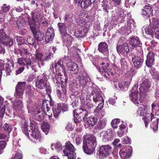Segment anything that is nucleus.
Listing matches in <instances>:
<instances>
[{
    "instance_id": "nucleus-49",
    "label": "nucleus",
    "mask_w": 159,
    "mask_h": 159,
    "mask_svg": "<svg viewBox=\"0 0 159 159\" xmlns=\"http://www.w3.org/2000/svg\"><path fill=\"white\" fill-rule=\"evenodd\" d=\"M6 40L5 42V45L7 46H11L13 45L14 39L13 38L9 37L6 38Z\"/></svg>"
},
{
    "instance_id": "nucleus-59",
    "label": "nucleus",
    "mask_w": 159,
    "mask_h": 159,
    "mask_svg": "<svg viewBox=\"0 0 159 159\" xmlns=\"http://www.w3.org/2000/svg\"><path fill=\"white\" fill-rule=\"evenodd\" d=\"M1 9L3 12L6 13L9 11L10 9V7L9 6H7V5L5 4L2 7Z\"/></svg>"
},
{
    "instance_id": "nucleus-26",
    "label": "nucleus",
    "mask_w": 159,
    "mask_h": 159,
    "mask_svg": "<svg viewBox=\"0 0 159 159\" xmlns=\"http://www.w3.org/2000/svg\"><path fill=\"white\" fill-rule=\"evenodd\" d=\"M63 42L65 44L66 47H70L71 44L73 40V38L67 33L61 35Z\"/></svg>"
},
{
    "instance_id": "nucleus-10",
    "label": "nucleus",
    "mask_w": 159,
    "mask_h": 159,
    "mask_svg": "<svg viewBox=\"0 0 159 159\" xmlns=\"http://www.w3.org/2000/svg\"><path fill=\"white\" fill-rule=\"evenodd\" d=\"M111 148V146L109 145L101 146L99 148V153L98 154V158L103 159L106 158L109 155Z\"/></svg>"
},
{
    "instance_id": "nucleus-31",
    "label": "nucleus",
    "mask_w": 159,
    "mask_h": 159,
    "mask_svg": "<svg viewBox=\"0 0 159 159\" xmlns=\"http://www.w3.org/2000/svg\"><path fill=\"white\" fill-rule=\"evenodd\" d=\"M129 43L133 48L138 46L141 47L142 45L137 37H131L129 41Z\"/></svg>"
},
{
    "instance_id": "nucleus-2",
    "label": "nucleus",
    "mask_w": 159,
    "mask_h": 159,
    "mask_svg": "<svg viewBox=\"0 0 159 159\" xmlns=\"http://www.w3.org/2000/svg\"><path fill=\"white\" fill-rule=\"evenodd\" d=\"M96 145V139L93 135H86L84 137L83 149L86 153H93Z\"/></svg>"
},
{
    "instance_id": "nucleus-51",
    "label": "nucleus",
    "mask_w": 159,
    "mask_h": 159,
    "mask_svg": "<svg viewBox=\"0 0 159 159\" xmlns=\"http://www.w3.org/2000/svg\"><path fill=\"white\" fill-rule=\"evenodd\" d=\"M158 121L159 119L157 118L156 121H153L152 122L151 126L153 130H156L157 129Z\"/></svg>"
},
{
    "instance_id": "nucleus-9",
    "label": "nucleus",
    "mask_w": 159,
    "mask_h": 159,
    "mask_svg": "<svg viewBox=\"0 0 159 159\" xmlns=\"http://www.w3.org/2000/svg\"><path fill=\"white\" fill-rule=\"evenodd\" d=\"M69 59L68 56H65L61 59L59 60L55 63V68L56 71L62 72L66 75V71L64 66L63 64L67 62V61Z\"/></svg>"
},
{
    "instance_id": "nucleus-57",
    "label": "nucleus",
    "mask_w": 159,
    "mask_h": 159,
    "mask_svg": "<svg viewBox=\"0 0 159 159\" xmlns=\"http://www.w3.org/2000/svg\"><path fill=\"white\" fill-rule=\"evenodd\" d=\"M27 41L28 44L30 45H34L35 40L32 37L30 36H28L27 37Z\"/></svg>"
},
{
    "instance_id": "nucleus-46",
    "label": "nucleus",
    "mask_w": 159,
    "mask_h": 159,
    "mask_svg": "<svg viewBox=\"0 0 159 159\" xmlns=\"http://www.w3.org/2000/svg\"><path fill=\"white\" fill-rule=\"evenodd\" d=\"M147 111L145 107H141L139 108L137 111V114L139 116H144L146 115Z\"/></svg>"
},
{
    "instance_id": "nucleus-35",
    "label": "nucleus",
    "mask_w": 159,
    "mask_h": 159,
    "mask_svg": "<svg viewBox=\"0 0 159 159\" xmlns=\"http://www.w3.org/2000/svg\"><path fill=\"white\" fill-rule=\"evenodd\" d=\"M58 29L61 35L67 33V27L64 23L59 22L57 24Z\"/></svg>"
},
{
    "instance_id": "nucleus-60",
    "label": "nucleus",
    "mask_w": 159,
    "mask_h": 159,
    "mask_svg": "<svg viewBox=\"0 0 159 159\" xmlns=\"http://www.w3.org/2000/svg\"><path fill=\"white\" fill-rule=\"evenodd\" d=\"M103 103L102 102L99 103L98 105L96 107V108L94 109V112H98L99 111L101 110L103 106Z\"/></svg>"
},
{
    "instance_id": "nucleus-6",
    "label": "nucleus",
    "mask_w": 159,
    "mask_h": 159,
    "mask_svg": "<svg viewBox=\"0 0 159 159\" xmlns=\"http://www.w3.org/2000/svg\"><path fill=\"white\" fill-rule=\"evenodd\" d=\"M79 83L83 89H87V92L88 93H92L93 88L91 87L90 79L89 77L80 76L79 80Z\"/></svg>"
},
{
    "instance_id": "nucleus-18",
    "label": "nucleus",
    "mask_w": 159,
    "mask_h": 159,
    "mask_svg": "<svg viewBox=\"0 0 159 159\" xmlns=\"http://www.w3.org/2000/svg\"><path fill=\"white\" fill-rule=\"evenodd\" d=\"M36 86L40 89H43L45 88V86L47 85V78L43 77L42 78H38V77L36 78Z\"/></svg>"
},
{
    "instance_id": "nucleus-45",
    "label": "nucleus",
    "mask_w": 159,
    "mask_h": 159,
    "mask_svg": "<svg viewBox=\"0 0 159 159\" xmlns=\"http://www.w3.org/2000/svg\"><path fill=\"white\" fill-rule=\"evenodd\" d=\"M90 96L86 95L84 93H82L80 96V100L81 103L83 104H86L88 100H90Z\"/></svg>"
},
{
    "instance_id": "nucleus-43",
    "label": "nucleus",
    "mask_w": 159,
    "mask_h": 159,
    "mask_svg": "<svg viewBox=\"0 0 159 159\" xmlns=\"http://www.w3.org/2000/svg\"><path fill=\"white\" fill-rule=\"evenodd\" d=\"M120 67L122 69H126L128 66V63L124 58H121L120 60Z\"/></svg>"
},
{
    "instance_id": "nucleus-42",
    "label": "nucleus",
    "mask_w": 159,
    "mask_h": 159,
    "mask_svg": "<svg viewBox=\"0 0 159 159\" xmlns=\"http://www.w3.org/2000/svg\"><path fill=\"white\" fill-rule=\"evenodd\" d=\"M7 37L6 34L3 32V29H1L0 30V43L5 45Z\"/></svg>"
},
{
    "instance_id": "nucleus-4",
    "label": "nucleus",
    "mask_w": 159,
    "mask_h": 159,
    "mask_svg": "<svg viewBox=\"0 0 159 159\" xmlns=\"http://www.w3.org/2000/svg\"><path fill=\"white\" fill-rule=\"evenodd\" d=\"M73 113L74 121L76 123L80 122L82 119L84 121L85 120L88 115L87 111L82 107H80L77 112L76 110H74Z\"/></svg>"
},
{
    "instance_id": "nucleus-8",
    "label": "nucleus",
    "mask_w": 159,
    "mask_h": 159,
    "mask_svg": "<svg viewBox=\"0 0 159 159\" xmlns=\"http://www.w3.org/2000/svg\"><path fill=\"white\" fill-rule=\"evenodd\" d=\"M138 87V84H135L133 88L132 92L129 95L130 100L135 105L138 106L139 104L141 103L142 101L139 98L140 94L138 93L137 89Z\"/></svg>"
},
{
    "instance_id": "nucleus-5",
    "label": "nucleus",
    "mask_w": 159,
    "mask_h": 159,
    "mask_svg": "<svg viewBox=\"0 0 159 159\" xmlns=\"http://www.w3.org/2000/svg\"><path fill=\"white\" fill-rule=\"evenodd\" d=\"M101 65H105L102 66L101 67H98V66L96 67L99 72L106 78L111 77L113 75V73L111 71V70L109 68V63L107 62L106 63L104 62H102L101 63Z\"/></svg>"
},
{
    "instance_id": "nucleus-11",
    "label": "nucleus",
    "mask_w": 159,
    "mask_h": 159,
    "mask_svg": "<svg viewBox=\"0 0 159 159\" xmlns=\"http://www.w3.org/2000/svg\"><path fill=\"white\" fill-rule=\"evenodd\" d=\"M26 83L25 82H19L16 85L15 93V96L17 98H20L24 93Z\"/></svg>"
},
{
    "instance_id": "nucleus-15",
    "label": "nucleus",
    "mask_w": 159,
    "mask_h": 159,
    "mask_svg": "<svg viewBox=\"0 0 159 159\" xmlns=\"http://www.w3.org/2000/svg\"><path fill=\"white\" fill-rule=\"evenodd\" d=\"M132 61L135 67L138 69L141 67L143 61V56L134 55L132 57Z\"/></svg>"
},
{
    "instance_id": "nucleus-39",
    "label": "nucleus",
    "mask_w": 159,
    "mask_h": 159,
    "mask_svg": "<svg viewBox=\"0 0 159 159\" xmlns=\"http://www.w3.org/2000/svg\"><path fill=\"white\" fill-rule=\"evenodd\" d=\"M106 121L104 120H99L96 125V129L101 130L103 129L106 126Z\"/></svg>"
},
{
    "instance_id": "nucleus-25",
    "label": "nucleus",
    "mask_w": 159,
    "mask_h": 159,
    "mask_svg": "<svg viewBox=\"0 0 159 159\" xmlns=\"http://www.w3.org/2000/svg\"><path fill=\"white\" fill-rule=\"evenodd\" d=\"M31 15L33 20H35L38 21V24H39L43 18V16L40 11L36 9L34 11L31 12Z\"/></svg>"
},
{
    "instance_id": "nucleus-54",
    "label": "nucleus",
    "mask_w": 159,
    "mask_h": 159,
    "mask_svg": "<svg viewBox=\"0 0 159 159\" xmlns=\"http://www.w3.org/2000/svg\"><path fill=\"white\" fill-rule=\"evenodd\" d=\"M76 143L77 145H79L80 144L82 140V137L81 135H77L75 139Z\"/></svg>"
},
{
    "instance_id": "nucleus-3",
    "label": "nucleus",
    "mask_w": 159,
    "mask_h": 159,
    "mask_svg": "<svg viewBox=\"0 0 159 159\" xmlns=\"http://www.w3.org/2000/svg\"><path fill=\"white\" fill-rule=\"evenodd\" d=\"M152 27L151 28L148 26L145 28L146 33L151 35L153 38L154 35V31L155 32V37L159 39V19L157 18H153L152 19Z\"/></svg>"
},
{
    "instance_id": "nucleus-28",
    "label": "nucleus",
    "mask_w": 159,
    "mask_h": 159,
    "mask_svg": "<svg viewBox=\"0 0 159 159\" xmlns=\"http://www.w3.org/2000/svg\"><path fill=\"white\" fill-rule=\"evenodd\" d=\"M6 62H5L4 64L5 66V70L7 75H10V72H11V70L14 66V61L12 60H9L7 59L6 60Z\"/></svg>"
},
{
    "instance_id": "nucleus-36",
    "label": "nucleus",
    "mask_w": 159,
    "mask_h": 159,
    "mask_svg": "<svg viewBox=\"0 0 159 159\" xmlns=\"http://www.w3.org/2000/svg\"><path fill=\"white\" fill-rule=\"evenodd\" d=\"M16 26L18 28L22 29L25 30V29L24 28V26L25 25V20L23 19V17L20 16L18 19L16 21Z\"/></svg>"
},
{
    "instance_id": "nucleus-33",
    "label": "nucleus",
    "mask_w": 159,
    "mask_h": 159,
    "mask_svg": "<svg viewBox=\"0 0 159 159\" xmlns=\"http://www.w3.org/2000/svg\"><path fill=\"white\" fill-rule=\"evenodd\" d=\"M13 107L16 111L21 110L23 107L22 101L20 100L15 101L13 104Z\"/></svg>"
},
{
    "instance_id": "nucleus-29",
    "label": "nucleus",
    "mask_w": 159,
    "mask_h": 159,
    "mask_svg": "<svg viewBox=\"0 0 159 159\" xmlns=\"http://www.w3.org/2000/svg\"><path fill=\"white\" fill-rule=\"evenodd\" d=\"M84 121L89 126H92L96 124L98 121V118L96 116H91L86 118Z\"/></svg>"
},
{
    "instance_id": "nucleus-20",
    "label": "nucleus",
    "mask_w": 159,
    "mask_h": 159,
    "mask_svg": "<svg viewBox=\"0 0 159 159\" xmlns=\"http://www.w3.org/2000/svg\"><path fill=\"white\" fill-rule=\"evenodd\" d=\"M108 45L105 42H101L98 45V49L104 55L107 56L109 54Z\"/></svg>"
},
{
    "instance_id": "nucleus-21",
    "label": "nucleus",
    "mask_w": 159,
    "mask_h": 159,
    "mask_svg": "<svg viewBox=\"0 0 159 159\" xmlns=\"http://www.w3.org/2000/svg\"><path fill=\"white\" fill-rule=\"evenodd\" d=\"M132 148L131 147H129L128 150L125 149L121 150L119 152V154L121 157L122 159L129 158L132 154Z\"/></svg>"
},
{
    "instance_id": "nucleus-62",
    "label": "nucleus",
    "mask_w": 159,
    "mask_h": 159,
    "mask_svg": "<svg viewBox=\"0 0 159 159\" xmlns=\"http://www.w3.org/2000/svg\"><path fill=\"white\" fill-rule=\"evenodd\" d=\"M53 54L52 53H50L48 55H44V58H43L44 61H48L51 59L53 57Z\"/></svg>"
},
{
    "instance_id": "nucleus-24",
    "label": "nucleus",
    "mask_w": 159,
    "mask_h": 159,
    "mask_svg": "<svg viewBox=\"0 0 159 159\" xmlns=\"http://www.w3.org/2000/svg\"><path fill=\"white\" fill-rule=\"evenodd\" d=\"M18 63L22 66H25L27 69L31 66V61L30 58L20 57L18 59Z\"/></svg>"
},
{
    "instance_id": "nucleus-61",
    "label": "nucleus",
    "mask_w": 159,
    "mask_h": 159,
    "mask_svg": "<svg viewBox=\"0 0 159 159\" xmlns=\"http://www.w3.org/2000/svg\"><path fill=\"white\" fill-rule=\"evenodd\" d=\"M22 155L21 152H16L15 156L11 159H22Z\"/></svg>"
},
{
    "instance_id": "nucleus-22",
    "label": "nucleus",
    "mask_w": 159,
    "mask_h": 159,
    "mask_svg": "<svg viewBox=\"0 0 159 159\" xmlns=\"http://www.w3.org/2000/svg\"><path fill=\"white\" fill-rule=\"evenodd\" d=\"M32 32L34 38L37 41H40L43 39L44 37V34L39 29L37 28Z\"/></svg>"
},
{
    "instance_id": "nucleus-41",
    "label": "nucleus",
    "mask_w": 159,
    "mask_h": 159,
    "mask_svg": "<svg viewBox=\"0 0 159 159\" xmlns=\"http://www.w3.org/2000/svg\"><path fill=\"white\" fill-rule=\"evenodd\" d=\"M126 131L125 124L120 125L119 129L117 131L118 135L120 137H122Z\"/></svg>"
},
{
    "instance_id": "nucleus-38",
    "label": "nucleus",
    "mask_w": 159,
    "mask_h": 159,
    "mask_svg": "<svg viewBox=\"0 0 159 159\" xmlns=\"http://www.w3.org/2000/svg\"><path fill=\"white\" fill-rule=\"evenodd\" d=\"M111 124L114 128H117L118 125L120 127V125L125 124L124 122L121 121L120 119H118L113 120L111 122Z\"/></svg>"
},
{
    "instance_id": "nucleus-64",
    "label": "nucleus",
    "mask_w": 159,
    "mask_h": 159,
    "mask_svg": "<svg viewBox=\"0 0 159 159\" xmlns=\"http://www.w3.org/2000/svg\"><path fill=\"white\" fill-rule=\"evenodd\" d=\"M102 7L103 10L108 13V10L110 9V7L108 4H105L104 3H103L102 4Z\"/></svg>"
},
{
    "instance_id": "nucleus-14",
    "label": "nucleus",
    "mask_w": 159,
    "mask_h": 159,
    "mask_svg": "<svg viewBox=\"0 0 159 159\" xmlns=\"http://www.w3.org/2000/svg\"><path fill=\"white\" fill-rule=\"evenodd\" d=\"M91 92L92 93H89L94 95L93 100L95 103L98 102H104L102 94L100 93L99 90L93 89Z\"/></svg>"
},
{
    "instance_id": "nucleus-56",
    "label": "nucleus",
    "mask_w": 159,
    "mask_h": 159,
    "mask_svg": "<svg viewBox=\"0 0 159 159\" xmlns=\"http://www.w3.org/2000/svg\"><path fill=\"white\" fill-rule=\"evenodd\" d=\"M16 40L18 44L19 45L24 44L25 42V40L24 38L22 37H17Z\"/></svg>"
},
{
    "instance_id": "nucleus-27",
    "label": "nucleus",
    "mask_w": 159,
    "mask_h": 159,
    "mask_svg": "<svg viewBox=\"0 0 159 159\" xmlns=\"http://www.w3.org/2000/svg\"><path fill=\"white\" fill-rule=\"evenodd\" d=\"M152 10L151 6H145L142 9L141 15L145 18H147L152 13Z\"/></svg>"
},
{
    "instance_id": "nucleus-40",
    "label": "nucleus",
    "mask_w": 159,
    "mask_h": 159,
    "mask_svg": "<svg viewBox=\"0 0 159 159\" xmlns=\"http://www.w3.org/2000/svg\"><path fill=\"white\" fill-rule=\"evenodd\" d=\"M61 112V106L57 104V106L54 107L53 108V113L54 117L55 118H57L58 115L60 114Z\"/></svg>"
},
{
    "instance_id": "nucleus-12",
    "label": "nucleus",
    "mask_w": 159,
    "mask_h": 159,
    "mask_svg": "<svg viewBox=\"0 0 159 159\" xmlns=\"http://www.w3.org/2000/svg\"><path fill=\"white\" fill-rule=\"evenodd\" d=\"M142 82L140 84L139 90L140 93H144L148 91L151 86V84L148 80L144 77H141Z\"/></svg>"
},
{
    "instance_id": "nucleus-53",
    "label": "nucleus",
    "mask_w": 159,
    "mask_h": 159,
    "mask_svg": "<svg viewBox=\"0 0 159 159\" xmlns=\"http://www.w3.org/2000/svg\"><path fill=\"white\" fill-rule=\"evenodd\" d=\"M44 55L41 53H38L36 54V57L38 61L43 62Z\"/></svg>"
},
{
    "instance_id": "nucleus-58",
    "label": "nucleus",
    "mask_w": 159,
    "mask_h": 159,
    "mask_svg": "<svg viewBox=\"0 0 159 159\" xmlns=\"http://www.w3.org/2000/svg\"><path fill=\"white\" fill-rule=\"evenodd\" d=\"M72 16L71 14L67 13L65 15L64 21L67 22H70L72 20Z\"/></svg>"
},
{
    "instance_id": "nucleus-34",
    "label": "nucleus",
    "mask_w": 159,
    "mask_h": 159,
    "mask_svg": "<svg viewBox=\"0 0 159 159\" xmlns=\"http://www.w3.org/2000/svg\"><path fill=\"white\" fill-rule=\"evenodd\" d=\"M95 1V0H82L80 3L81 7L82 8L85 9L90 6Z\"/></svg>"
},
{
    "instance_id": "nucleus-32",
    "label": "nucleus",
    "mask_w": 159,
    "mask_h": 159,
    "mask_svg": "<svg viewBox=\"0 0 159 159\" xmlns=\"http://www.w3.org/2000/svg\"><path fill=\"white\" fill-rule=\"evenodd\" d=\"M50 104L51 106H52V102L51 101L49 102L46 100H44L43 101L42 104V109L43 111L45 114L48 115L47 112H48L50 108L48 106V104Z\"/></svg>"
},
{
    "instance_id": "nucleus-7",
    "label": "nucleus",
    "mask_w": 159,
    "mask_h": 159,
    "mask_svg": "<svg viewBox=\"0 0 159 159\" xmlns=\"http://www.w3.org/2000/svg\"><path fill=\"white\" fill-rule=\"evenodd\" d=\"M63 152L65 156H67L68 159H76L75 147L69 142L66 143V148Z\"/></svg>"
},
{
    "instance_id": "nucleus-30",
    "label": "nucleus",
    "mask_w": 159,
    "mask_h": 159,
    "mask_svg": "<svg viewBox=\"0 0 159 159\" xmlns=\"http://www.w3.org/2000/svg\"><path fill=\"white\" fill-rule=\"evenodd\" d=\"M52 81L56 85L58 86L60 84H63L64 82V79L62 78L61 75L56 74L52 78Z\"/></svg>"
},
{
    "instance_id": "nucleus-63",
    "label": "nucleus",
    "mask_w": 159,
    "mask_h": 159,
    "mask_svg": "<svg viewBox=\"0 0 159 159\" xmlns=\"http://www.w3.org/2000/svg\"><path fill=\"white\" fill-rule=\"evenodd\" d=\"M68 53L69 54H75L77 52L76 48L74 46L70 48H68Z\"/></svg>"
},
{
    "instance_id": "nucleus-1",
    "label": "nucleus",
    "mask_w": 159,
    "mask_h": 159,
    "mask_svg": "<svg viewBox=\"0 0 159 159\" xmlns=\"http://www.w3.org/2000/svg\"><path fill=\"white\" fill-rule=\"evenodd\" d=\"M23 132L31 140L34 142L39 141L41 138L38 127L34 125L29 126L26 124L22 128Z\"/></svg>"
},
{
    "instance_id": "nucleus-17",
    "label": "nucleus",
    "mask_w": 159,
    "mask_h": 159,
    "mask_svg": "<svg viewBox=\"0 0 159 159\" xmlns=\"http://www.w3.org/2000/svg\"><path fill=\"white\" fill-rule=\"evenodd\" d=\"M155 56V54L154 52H149L148 53L146 61V65L147 67H150L154 64Z\"/></svg>"
},
{
    "instance_id": "nucleus-13",
    "label": "nucleus",
    "mask_w": 159,
    "mask_h": 159,
    "mask_svg": "<svg viewBox=\"0 0 159 159\" xmlns=\"http://www.w3.org/2000/svg\"><path fill=\"white\" fill-rule=\"evenodd\" d=\"M116 49L119 54L125 56L129 52V48L127 43H125L123 45H117Z\"/></svg>"
},
{
    "instance_id": "nucleus-52",
    "label": "nucleus",
    "mask_w": 159,
    "mask_h": 159,
    "mask_svg": "<svg viewBox=\"0 0 159 159\" xmlns=\"http://www.w3.org/2000/svg\"><path fill=\"white\" fill-rule=\"evenodd\" d=\"M88 31V29L87 28H84V29L82 30L79 31L80 35L78 36V37H80L85 36L87 34Z\"/></svg>"
},
{
    "instance_id": "nucleus-44",
    "label": "nucleus",
    "mask_w": 159,
    "mask_h": 159,
    "mask_svg": "<svg viewBox=\"0 0 159 159\" xmlns=\"http://www.w3.org/2000/svg\"><path fill=\"white\" fill-rule=\"evenodd\" d=\"M129 83L128 84L125 81L121 82L119 84V88L123 91H125L127 90L128 88L129 85L130 83L128 82Z\"/></svg>"
},
{
    "instance_id": "nucleus-23",
    "label": "nucleus",
    "mask_w": 159,
    "mask_h": 159,
    "mask_svg": "<svg viewBox=\"0 0 159 159\" xmlns=\"http://www.w3.org/2000/svg\"><path fill=\"white\" fill-rule=\"evenodd\" d=\"M100 136L102 138L104 142L111 141L112 138L113 134L111 132L102 131L100 133Z\"/></svg>"
},
{
    "instance_id": "nucleus-47",
    "label": "nucleus",
    "mask_w": 159,
    "mask_h": 159,
    "mask_svg": "<svg viewBox=\"0 0 159 159\" xmlns=\"http://www.w3.org/2000/svg\"><path fill=\"white\" fill-rule=\"evenodd\" d=\"M42 129L43 131L45 133V134H47L49 130L50 125L47 123H43L42 125Z\"/></svg>"
},
{
    "instance_id": "nucleus-50",
    "label": "nucleus",
    "mask_w": 159,
    "mask_h": 159,
    "mask_svg": "<svg viewBox=\"0 0 159 159\" xmlns=\"http://www.w3.org/2000/svg\"><path fill=\"white\" fill-rule=\"evenodd\" d=\"M54 147L55 149L57 151H60L62 150V147L61 143H57L55 145H52V149L53 150V148Z\"/></svg>"
},
{
    "instance_id": "nucleus-19",
    "label": "nucleus",
    "mask_w": 159,
    "mask_h": 159,
    "mask_svg": "<svg viewBox=\"0 0 159 159\" xmlns=\"http://www.w3.org/2000/svg\"><path fill=\"white\" fill-rule=\"evenodd\" d=\"M54 31L52 27L48 28L45 34V41L48 43L52 41L54 36Z\"/></svg>"
},
{
    "instance_id": "nucleus-48",
    "label": "nucleus",
    "mask_w": 159,
    "mask_h": 159,
    "mask_svg": "<svg viewBox=\"0 0 159 159\" xmlns=\"http://www.w3.org/2000/svg\"><path fill=\"white\" fill-rule=\"evenodd\" d=\"M36 21H37L36 20H33L32 17V20H29V23L31 31H34V30L37 29L36 27L35 26Z\"/></svg>"
},
{
    "instance_id": "nucleus-16",
    "label": "nucleus",
    "mask_w": 159,
    "mask_h": 159,
    "mask_svg": "<svg viewBox=\"0 0 159 159\" xmlns=\"http://www.w3.org/2000/svg\"><path fill=\"white\" fill-rule=\"evenodd\" d=\"M66 64L68 67V70L72 74H75L78 73L79 70L78 66L75 63L72 62L68 59Z\"/></svg>"
},
{
    "instance_id": "nucleus-37",
    "label": "nucleus",
    "mask_w": 159,
    "mask_h": 159,
    "mask_svg": "<svg viewBox=\"0 0 159 159\" xmlns=\"http://www.w3.org/2000/svg\"><path fill=\"white\" fill-rule=\"evenodd\" d=\"M136 73V71L132 68H131L128 71H127L126 75V77L129 79V83H130L133 76Z\"/></svg>"
},
{
    "instance_id": "nucleus-55",
    "label": "nucleus",
    "mask_w": 159,
    "mask_h": 159,
    "mask_svg": "<svg viewBox=\"0 0 159 159\" xmlns=\"http://www.w3.org/2000/svg\"><path fill=\"white\" fill-rule=\"evenodd\" d=\"M3 128L5 130L8 134H9L12 130L11 126L9 125L7 123L4 125Z\"/></svg>"
}]
</instances>
